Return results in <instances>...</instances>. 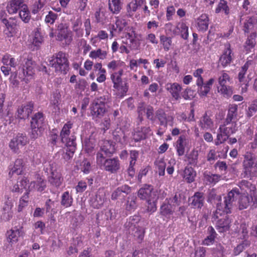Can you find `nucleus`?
I'll return each instance as SVG.
<instances>
[{
	"label": "nucleus",
	"mask_w": 257,
	"mask_h": 257,
	"mask_svg": "<svg viewBox=\"0 0 257 257\" xmlns=\"http://www.w3.org/2000/svg\"><path fill=\"white\" fill-rule=\"evenodd\" d=\"M61 141L63 144H65L66 147L76 148V137L74 135V133H72L71 135L66 137L65 141L61 139Z\"/></svg>",
	"instance_id": "54"
},
{
	"label": "nucleus",
	"mask_w": 257,
	"mask_h": 257,
	"mask_svg": "<svg viewBox=\"0 0 257 257\" xmlns=\"http://www.w3.org/2000/svg\"><path fill=\"white\" fill-rule=\"evenodd\" d=\"M232 189V190H233ZM235 190L237 194H235V197L234 200L237 198V197H239L238 200V205L239 208L240 210L244 209L246 208L251 203L256 202L257 200V196L256 195H251V194H247L245 193H242L241 194H239L238 191H236V189H234ZM234 200H233L234 201Z\"/></svg>",
	"instance_id": "10"
},
{
	"label": "nucleus",
	"mask_w": 257,
	"mask_h": 257,
	"mask_svg": "<svg viewBox=\"0 0 257 257\" xmlns=\"http://www.w3.org/2000/svg\"><path fill=\"white\" fill-rule=\"evenodd\" d=\"M207 233L208 235L203 241V244L206 245H209L214 243L217 236V233L214 228L211 226L208 227Z\"/></svg>",
	"instance_id": "44"
},
{
	"label": "nucleus",
	"mask_w": 257,
	"mask_h": 257,
	"mask_svg": "<svg viewBox=\"0 0 257 257\" xmlns=\"http://www.w3.org/2000/svg\"><path fill=\"white\" fill-rule=\"evenodd\" d=\"M174 204L170 203L169 200H165L161 204L160 208V214L164 219H170L175 211Z\"/></svg>",
	"instance_id": "13"
},
{
	"label": "nucleus",
	"mask_w": 257,
	"mask_h": 257,
	"mask_svg": "<svg viewBox=\"0 0 257 257\" xmlns=\"http://www.w3.org/2000/svg\"><path fill=\"white\" fill-rule=\"evenodd\" d=\"M35 181L31 182L30 187L33 188L40 192L43 191L46 188V181L39 174L35 175Z\"/></svg>",
	"instance_id": "23"
},
{
	"label": "nucleus",
	"mask_w": 257,
	"mask_h": 257,
	"mask_svg": "<svg viewBox=\"0 0 257 257\" xmlns=\"http://www.w3.org/2000/svg\"><path fill=\"white\" fill-rule=\"evenodd\" d=\"M29 143V139L25 134L18 133L10 140L9 147L13 153L18 154L20 153V148Z\"/></svg>",
	"instance_id": "6"
},
{
	"label": "nucleus",
	"mask_w": 257,
	"mask_h": 257,
	"mask_svg": "<svg viewBox=\"0 0 257 257\" xmlns=\"http://www.w3.org/2000/svg\"><path fill=\"white\" fill-rule=\"evenodd\" d=\"M242 173L243 177H257V160L253 153L246 152L243 155Z\"/></svg>",
	"instance_id": "3"
},
{
	"label": "nucleus",
	"mask_w": 257,
	"mask_h": 257,
	"mask_svg": "<svg viewBox=\"0 0 257 257\" xmlns=\"http://www.w3.org/2000/svg\"><path fill=\"white\" fill-rule=\"evenodd\" d=\"M24 162L22 159H17L14 163V165L11 168L10 174H16L17 175H21L24 169Z\"/></svg>",
	"instance_id": "39"
},
{
	"label": "nucleus",
	"mask_w": 257,
	"mask_h": 257,
	"mask_svg": "<svg viewBox=\"0 0 257 257\" xmlns=\"http://www.w3.org/2000/svg\"><path fill=\"white\" fill-rule=\"evenodd\" d=\"M165 89L171 94L173 100H178L181 98L180 92L182 87L179 83H167L165 85Z\"/></svg>",
	"instance_id": "14"
},
{
	"label": "nucleus",
	"mask_w": 257,
	"mask_h": 257,
	"mask_svg": "<svg viewBox=\"0 0 257 257\" xmlns=\"http://www.w3.org/2000/svg\"><path fill=\"white\" fill-rule=\"evenodd\" d=\"M196 28L198 31L206 32L209 24V16L206 14H202L196 20Z\"/></svg>",
	"instance_id": "22"
},
{
	"label": "nucleus",
	"mask_w": 257,
	"mask_h": 257,
	"mask_svg": "<svg viewBox=\"0 0 257 257\" xmlns=\"http://www.w3.org/2000/svg\"><path fill=\"white\" fill-rule=\"evenodd\" d=\"M156 117L160 122L161 125L167 127L170 122H173V116L167 115L163 109H160L156 112Z\"/></svg>",
	"instance_id": "26"
},
{
	"label": "nucleus",
	"mask_w": 257,
	"mask_h": 257,
	"mask_svg": "<svg viewBox=\"0 0 257 257\" xmlns=\"http://www.w3.org/2000/svg\"><path fill=\"white\" fill-rule=\"evenodd\" d=\"M191 205L194 208H201L204 203V197L202 192H196L191 198Z\"/></svg>",
	"instance_id": "38"
},
{
	"label": "nucleus",
	"mask_w": 257,
	"mask_h": 257,
	"mask_svg": "<svg viewBox=\"0 0 257 257\" xmlns=\"http://www.w3.org/2000/svg\"><path fill=\"white\" fill-rule=\"evenodd\" d=\"M257 26V19L254 17H247L244 23L243 31L245 33H248L253 30Z\"/></svg>",
	"instance_id": "41"
},
{
	"label": "nucleus",
	"mask_w": 257,
	"mask_h": 257,
	"mask_svg": "<svg viewBox=\"0 0 257 257\" xmlns=\"http://www.w3.org/2000/svg\"><path fill=\"white\" fill-rule=\"evenodd\" d=\"M257 37V33L256 32H252L247 36V38L244 44V48L247 53L250 51L251 49H253L256 44L255 39Z\"/></svg>",
	"instance_id": "36"
},
{
	"label": "nucleus",
	"mask_w": 257,
	"mask_h": 257,
	"mask_svg": "<svg viewBox=\"0 0 257 257\" xmlns=\"http://www.w3.org/2000/svg\"><path fill=\"white\" fill-rule=\"evenodd\" d=\"M146 4V0H128L126 5V12L129 16H132L137 10Z\"/></svg>",
	"instance_id": "27"
},
{
	"label": "nucleus",
	"mask_w": 257,
	"mask_h": 257,
	"mask_svg": "<svg viewBox=\"0 0 257 257\" xmlns=\"http://www.w3.org/2000/svg\"><path fill=\"white\" fill-rule=\"evenodd\" d=\"M229 137V136H226V135L222 132V130H221L219 127L218 130L216 139L215 140V145L216 146H218L224 143L227 141V140H228Z\"/></svg>",
	"instance_id": "63"
},
{
	"label": "nucleus",
	"mask_w": 257,
	"mask_h": 257,
	"mask_svg": "<svg viewBox=\"0 0 257 257\" xmlns=\"http://www.w3.org/2000/svg\"><path fill=\"white\" fill-rule=\"evenodd\" d=\"M151 130L149 126L142 127L137 130L133 135V139L135 142H138L145 139L150 134Z\"/></svg>",
	"instance_id": "30"
},
{
	"label": "nucleus",
	"mask_w": 257,
	"mask_h": 257,
	"mask_svg": "<svg viewBox=\"0 0 257 257\" xmlns=\"http://www.w3.org/2000/svg\"><path fill=\"white\" fill-rule=\"evenodd\" d=\"M235 194H237L235 190H231L224 198L223 203H217L216 210L212 215V221L219 232H226L230 228L231 219L227 214L231 212Z\"/></svg>",
	"instance_id": "1"
},
{
	"label": "nucleus",
	"mask_w": 257,
	"mask_h": 257,
	"mask_svg": "<svg viewBox=\"0 0 257 257\" xmlns=\"http://www.w3.org/2000/svg\"><path fill=\"white\" fill-rule=\"evenodd\" d=\"M220 129L222 130V132L226 135V136H230V135L235 134L237 131V124L236 121L231 120L227 121L226 119L224 120L223 124L219 126Z\"/></svg>",
	"instance_id": "18"
},
{
	"label": "nucleus",
	"mask_w": 257,
	"mask_h": 257,
	"mask_svg": "<svg viewBox=\"0 0 257 257\" xmlns=\"http://www.w3.org/2000/svg\"><path fill=\"white\" fill-rule=\"evenodd\" d=\"M82 21L80 19H77L72 23V29L78 38L82 37L83 35V29L82 28Z\"/></svg>",
	"instance_id": "43"
},
{
	"label": "nucleus",
	"mask_w": 257,
	"mask_h": 257,
	"mask_svg": "<svg viewBox=\"0 0 257 257\" xmlns=\"http://www.w3.org/2000/svg\"><path fill=\"white\" fill-rule=\"evenodd\" d=\"M140 49V44L138 43L136 39H133L130 40V43L127 40H122L121 45L119 48L120 53H125L126 54H129L131 51H138Z\"/></svg>",
	"instance_id": "12"
},
{
	"label": "nucleus",
	"mask_w": 257,
	"mask_h": 257,
	"mask_svg": "<svg viewBox=\"0 0 257 257\" xmlns=\"http://www.w3.org/2000/svg\"><path fill=\"white\" fill-rule=\"evenodd\" d=\"M59 32L57 34L58 40L64 42L65 45H69L72 41V34L71 31L67 27L62 26V28L59 26Z\"/></svg>",
	"instance_id": "16"
},
{
	"label": "nucleus",
	"mask_w": 257,
	"mask_h": 257,
	"mask_svg": "<svg viewBox=\"0 0 257 257\" xmlns=\"http://www.w3.org/2000/svg\"><path fill=\"white\" fill-rule=\"evenodd\" d=\"M110 99L109 95H103L93 100L90 106V114L93 119L101 118L104 115Z\"/></svg>",
	"instance_id": "2"
},
{
	"label": "nucleus",
	"mask_w": 257,
	"mask_h": 257,
	"mask_svg": "<svg viewBox=\"0 0 257 257\" xmlns=\"http://www.w3.org/2000/svg\"><path fill=\"white\" fill-rule=\"evenodd\" d=\"M48 173V181L51 186L59 188L62 184L63 178L61 172L58 171L54 163L49 164V167L44 169Z\"/></svg>",
	"instance_id": "5"
},
{
	"label": "nucleus",
	"mask_w": 257,
	"mask_h": 257,
	"mask_svg": "<svg viewBox=\"0 0 257 257\" xmlns=\"http://www.w3.org/2000/svg\"><path fill=\"white\" fill-rule=\"evenodd\" d=\"M25 232L23 226H15L11 229L7 230L6 235L8 242L11 246L17 243L20 237H23Z\"/></svg>",
	"instance_id": "7"
},
{
	"label": "nucleus",
	"mask_w": 257,
	"mask_h": 257,
	"mask_svg": "<svg viewBox=\"0 0 257 257\" xmlns=\"http://www.w3.org/2000/svg\"><path fill=\"white\" fill-rule=\"evenodd\" d=\"M131 190L128 185H122L116 188L111 194V198L112 200H116L118 198H124L123 193L126 195L130 193Z\"/></svg>",
	"instance_id": "31"
},
{
	"label": "nucleus",
	"mask_w": 257,
	"mask_h": 257,
	"mask_svg": "<svg viewBox=\"0 0 257 257\" xmlns=\"http://www.w3.org/2000/svg\"><path fill=\"white\" fill-rule=\"evenodd\" d=\"M221 12H223L226 16H228L230 13V9L228 6L227 2L225 0H220L215 10V12L216 14H218Z\"/></svg>",
	"instance_id": "52"
},
{
	"label": "nucleus",
	"mask_w": 257,
	"mask_h": 257,
	"mask_svg": "<svg viewBox=\"0 0 257 257\" xmlns=\"http://www.w3.org/2000/svg\"><path fill=\"white\" fill-rule=\"evenodd\" d=\"M153 187L152 186L145 185L139 190L138 196L142 200H148L153 198L154 196H156V194L153 193Z\"/></svg>",
	"instance_id": "25"
},
{
	"label": "nucleus",
	"mask_w": 257,
	"mask_h": 257,
	"mask_svg": "<svg viewBox=\"0 0 257 257\" xmlns=\"http://www.w3.org/2000/svg\"><path fill=\"white\" fill-rule=\"evenodd\" d=\"M204 180L207 183L215 184L220 179L221 176L212 174L210 172H205L204 174Z\"/></svg>",
	"instance_id": "53"
},
{
	"label": "nucleus",
	"mask_w": 257,
	"mask_h": 257,
	"mask_svg": "<svg viewBox=\"0 0 257 257\" xmlns=\"http://www.w3.org/2000/svg\"><path fill=\"white\" fill-rule=\"evenodd\" d=\"M135 232L134 236L139 243H141L144 239L145 233V229L139 226L134 225Z\"/></svg>",
	"instance_id": "58"
},
{
	"label": "nucleus",
	"mask_w": 257,
	"mask_h": 257,
	"mask_svg": "<svg viewBox=\"0 0 257 257\" xmlns=\"http://www.w3.org/2000/svg\"><path fill=\"white\" fill-rule=\"evenodd\" d=\"M2 23L5 25L6 28L10 32L13 31L18 25V20L16 17H11L9 19L3 18L1 19Z\"/></svg>",
	"instance_id": "46"
},
{
	"label": "nucleus",
	"mask_w": 257,
	"mask_h": 257,
	"mask_svg": "<svg viewBox=\"0 0 257 257\" xmlns=\"http://www.w3.org/2000/svg\"><path fill=\"white\" fill-rule=\"evenodd\" d=\"M166 199L169 200L170 203L174 204L175 207L181 204L182 200H184V197L180 192H177L175 193L174 196L172 198H167Z\"/></svg>",
	"instance_id": "61"
},
{
	"label": "nucleus",
	"mask_w": 257,
	"mask_h": 257,
	"mask_svg": "<svg viewBox=\"0 0 257 257\" xmlns=\"http://www.w3.org/2000/svg\"><path fill=\"white\" fill-rule=\"evenodd\" d=\"M49 65L54 68L56 73L66 74L69 69L68 54L59 51L53 56L49 61Z\"/></svg>",
	"instance_id": "4"
},
{
	"label": "nucleus",
	"mask_w": 257,
	"mask_h": 257,
	"mask_svg": "<svg viewBox=\"0 0 257 257\" xmlns=\"http://www.w3.org/2000/svg\"><path fill=\"white\" fill-rule=\"evenodd\" d=\"M73 202L72 196L68 191L63 193L61 195V205L65 207L68 208L72 206Z\"/></svg>",
	"instance_id": "47"
},
{
	"label": "nucleus",
	"mask_w": 257,
	"mask_h": 257,
	"mask_svg": "<svg viewBox=\"0 0 257 257\" xmlns=\"http://www.w3.org/2000/svg\"><path fill=\"white\" fill-rule=\"evenodd\" d=\"M29 191H26L20 199L19 204L18 207V211L21 212L23 208L28 204L29 198Z\"/></svg>",
	"instance_id": "59"
},
{
	"label": "nucleus",
	"mask_w": 257,
	"mask_h": 257,
	"mask_svg": "<svg viewBox=\"0 0 257 257\" xmlns=\"http://www.w3.org/2000/svg\"><path fill=\"white\" fill-rule=\"evenodd\" d=\"M157 198L154 196L153 198L147 200V211L150 213H153L157 210Z\"/></svg>",
	"instance_id": "60"
},
{
	"label": "nucleus",
	"mask_w": 257,
	"mask_h": 257,
	"mask_svg": "<svg viewBox=\"0 0 257 257\" xmlns=\"http://www.w3.org/2000/svg\"><path fill=\"white\" fill-rule=\"evenodd\" d=\"M198 125L203 130H211L214 127V121L211 116L206 112L198 121Z\"/></svg>",
	"instance_id": "19"
},
{
	"label": "nucleus",
	"mask_w": 257,
	"mask_h": 257,
	"mask_svg": "<svg viewBox=\"0 0 257 257\" xmlns=\"http://www.w3.org/2000/svg\"><path fill=\"white\" fill-rule=\"evenodd\" d=\"M35 63L31 59H27L23 65V71L26 76H32L35 73Z\"/></svg>",
	"instance_id": "40"
},
{
	"label": "nucleus",
	"mask_w": 257,
	"mask_h": 257,
	"mask_svg": "<svg viewBox=\"0 0 257 257\" xmlns=\"http://www.w3.org/2000/svg\"><path fill=\"white\" fill-rule=\"evenodd\" d=\"M100 150L106 156H110L115 152V144L111 141L104 140L103 141Z\"/></svg>",
	"instance_id": "33"
},
{
	"label": "nucleus",
	"mask_w": 257,
	"mask_h": 257,
	"mask_svg": "<svg viewBox=\"0 0 257 257\" xmlns=\"http://www.w3.org/2000/svg\"><path fill=\"white\" fill-rule=\"evenodd\" d=\"M165 29L166 33L170 35L176 36L179 35V23L176 26H174L172 23H168L165 24Z\"/></svg>",
	"instance_id": "48"
},
{
	"label": "nucleus",
	"mask_w": 257,
	"mask_h": 257,
	"mask_svg": "<svg viewBox=\"0 0 257 257\" xmlns=\"http://www.w3.org/2000/svg\"><path fill=\"white\" fill-rule=\"evenodd\" d=\"M123 73V70L121 68L118 71L113 72L110 73V79L113 83V87L117 90H121L123 93H126L128 90V86L127 83H124L122 85V80L121 76Z\"/></svg>",
	"instance_id": "8"
},
{
	"label": "nucleus",
	"mask_w": 257,
	"mask_h": 257,
	"mask_svg": "<svg viewBox=\"0 0 257 257\" xmlns=\"http://www.w3.org/2000/svg\"><path fill=\"white\" fill-rule=\"evenodd\" d=\"M115 19V24L111 25L110 28V35L111 38L114 37L116 34H120L125 31L128 25L127 21L123 17H116Z\"/></svg>",
	"instance_id": "9"
},
{
	"label": "nucleus",
	"mask_w": 257,
	"mask_h": 257,
	"mask_svg": "<svg viewBox=\"0 0 257 257\" xmlns=\"http://www.w3.org/2000/svg\"><path fill=\"white\" fill-rule=\"evenodd\" d=\"M105 200V195L103 190L99 189L95 197L91 200L90 205L94 209H99L102 207Z\"/></svg>",
	"instance_id": "24"
},
{
	"label": "nucleus",
	"mask_w": 257,
	"mask_h": 257,
	"mask_svg": "<svg viewBox=\"0 0 257 257\" xmlns=\"http://www.w3.org/2000/svg\"><path fill=\"white\" fill-rule=\"evenodd\" d=\"M61 141L63 144H65L66 147L76 148V137L74 135V133H72L71 135L66 137L65 141L61 139Z\"/></svg>",
	"instance_id": "55"
},
{
	"label": "nucleus",
	"mask_w": 257,
	"mask_h": 257,
	"mask_svg": "<svg viewBox=\"0 0 257 257\" xmlns=\"http://www.w3.org/2000/svg\"><path fill=\"white\" fill-rule=\"evenodd\" d=\"M238 105L236 104H230L228 105L227 113L225 119L228 122L231 120L237 119Z\"/></svg>",
	"instance_id": "42"
},
{
	"label": "nucleus",
	"mask_w": 257,
	"mask_h": 257,
	"mask_svg": "<svg viewBox=\"0 0 257 257\" xmlns=\"http://www.w3.org/2000/svg\"><path fill=\"white\" fill-rule=\"evenodd\" d=\"M225 47L223 54L219 58V63L223 67L228 66L231 63L233 56L230 44L225 45Z\"/></svg>",
	"instance_id": "17"
},
{
	"label": "nucleus",
	"mask_w": 257,
	"mask_h": 257,
	"mask_svg": "<svg viewBox=\"0 0 257 257\" xmlns=\"http://www.w3.org/2000/svg\"><path fill=\"white\" fill-rule=\"evenodd\" d=\"M108 10L113 15H117L122 8V0H108Z\"/></svg>",
	"instance_id": "34"
},
{
	"label": "nucleus",
	"mask_w": 257,
	"mask_h": 257,
	"mask_svg": "<svg viewBox=\"0 0 257 257\" xmlns=\"http://www.w3.org/2000/svg\"><path fill=\"white\" fill-rule=\"evenodd\" d=\"M186 146V138L184 135L180 136L176 142L175 149L178 156H182L185 152Z\"/></svg>",
	"instance_id": "32"
},
{
	"label": "nucleus",
	"mask_w": 257,
	"mask_h": 257,
	"mask_svg": "<svg viewBox=\"0 0 257 257\" xmlns=\"http://www.w3.org/2000/svg\"><path fill=\"white\" fill-rule=\"evenodd\" d=\"M19 16L22 21L25 23H28L31 19L30 12L27 5L26 4L19 11Z\"/></svg>",
	"instance_id": "49"
},
{
	"label": "nucleus",
	"mask_w": 257,
	"mask_h": 257,
	"mask_svg": "<svg viewBox=\"0 0 257 257\" xmlns=\"http://www.w3.org/2000/svg\"><path fill=\"white\" fill-rule=\"evenodd\" d=\"M103 167L106 171L115 173L120 169L119 161L117 158L107 159Z\"/></svg>",
	"instance_id": "20"
},
{
	"label": "nucleus",
	"mask_w": 257,
	"mask_h": 257,
	"mask_svg": "<svg viewBox=\"0 0 257 257\" xmlns=\"http://www.w3.org/2000/svg\"><path fill=\"white\" fill-rule=\"evenodd\" d=\"M196 172L192 167L186 166L183 171V178L186 182L191 183L195 181Z\"/></svg>",
	"instance_id": "35"
},
{
	"label": "nucleus",
	"mask_w": 257,
	"mask_h": 257,
	"mask_svg": "<svg viewBox=\"0 0 257 257\" xmlns=\"http://www.w3.org/2000/svg\"><path fill=\"white\" fill-rule=\"evenodd\" d=\"M108 53V47H107L106 49H104L98 48L97 50L91 51L89 53V56L93 59L98 58L100 60H104L107 58Z\"/></svg>",
	"instance_id": "37"
},
{
	"label": "nucleus",
	"mask_w": 257,
	"mask_h": 257,
	"mask_svg": "<svg viewBox=\"0 0 257 257\" xmlns=\"http://www.w3.org/2000/svg\"><path fill=\"white\" fill-rule=\"evenodd\" d=\"M250 62L247 61L245 64L241 67L238 74V79L241 85H245V88L246 89L249 80L245 77V74L250 65Z\"/></svg>",
	"instance_id": "28"
},
{
	"label": "nucleus",
	"mask_w": 257,
	"mask_h": 257,
	"mask_svg": "<svg viewBox=\"0 0 257 257\" xmlns=\"http://www.w3.org/2000/svg\"><path fill=\"white\" fill-rule=\"evenodd\" d=\"M45 117L42 112L36 113L32 117L31 120V126H37L42 127L44 122Z\"/></svg>",
	"instance_id": "45"
},
{
	"label": "nucleus",
	"mask_w": 257,
	"mask_h": 257,
	"mask_svg": "<svg viewBox=\"0 0 257 257\" xmlns=\"http://www.w3.org/2000/svg\"><path fill=\"white\" fill-rule=\"evenodd\" d=\"M2 62L4 65L8 66L10 68H15L17 65L16 60L12 57L10 54H6L3 56Z\"/></svg>",
	"instance_id": "56"
},
{
	"label": "nucleus",
	"mask_w": 257,
	"mask_h": 257,
	"mask_svg": "<svg viewBox=\"0 0 257 257\" xmlns=\"http://www.w3.org/2000/svg\"><path fill=\"white\" fill-rule=\"evenodd\" d=\"M73 123L71 121H67L63 126L60 133V139L65 141L66 137H68L69 135H71V129L73 126Z\"/></svg>",
	"instance_id": "51"
},
{
	"label": "nucleus",
	"mask_w": 257,
	"mask_h": 257,
	"mask_svg": "<svg viewBox=\"0 0 257 257\" xmlns=\"http://www.w3.org/2000/svg\"><path fill=\"white\" fill-rule=\"evenodd\" d=\"M218 92L221 94L224 97L229 98L233 94L232 87L227 85L218 86Z\"/></svg>",
	"instance_id": "57"
},
{
	"label": "nucleus",
	"mask_w": 257,
	"mask_h": 257,
	"mask_svg": "<svg viewBox=\"0 0 257 257\" xmlns=\"http://www.w3.org/2000/svg\"><path fill=\"white\" fill-rule=\"evenodd\" d=\"M60 136L56 132V130H53L50 132L48 137L49 144L52 147L57 146Z\"/></svg>",
	"instance_id": "62"
},
{
	"label": "nucleus",
	"mask_w": 257,
	"mask_h": 257,
	"mask_svg": "<svg viewBox=\"0 0 257 257\" xmlns=\"http://www.w3.org/2000/svg\"><path fill=\"white\" fill-rule=\"evenodd\" d=\"M34 108V103L32 101L23 104L18 107L16 112V117L20 119L28 118L32 112Z\"/></svg>",
	"instance_id": "11"
},
{
	"label": "nucleus",
	"mask_w": 257,
	"mask_h": 257,
	"mask_svg": "<svg viewBox=\"0 0 257 257\" xmlns=\"http://www.w3.org/2000/svg\"><path fill=\"white\" fill-rule=\"evenodd\" d=\"M179 35L185 40L187 39L189 36L188 27L185 23L179 22Z\"/></svg>",
	"instance_id": "64"
},
{
	"label": "nucleus",
	"mask_w": 257,
	"mask_h": 257,
	"mask_svg": "<svg viewBox=\"0 0 257 257\" xmlns=\"http://www.w3.org/2000/svg\"><path fill=\"white\" fill-rule=\"evenodd\" d=\"M214 82V78H210L206 82L204 81L200 84L196 83L197 86V92L200 97H204L207 96V94L209 92L211 87Z\"/></svg>",
	"instance_id": "21"
},
{
	"label": "nucleus",
	"mask_w": 257,
	"mask_h": 257,
	"mask_svg": "<svg viewBox=\"0 0 257 257\" xmlns=\"http://www.w3.org/2000/svg\"><path fill=\"white\" fill-rule=\"evenodd\" d=\"M160 42L165 51L168 52L170 50L172 45V40L170 37L162 35L160 36Z\"/></svg>",
	"instance_id": "50"
},
{
	"label": "nucleus",
	"mask_w": 257,
	"mask_h": 257,
	"mask_svg": "<svg viewBox=\"0 0 257 257\" xmlns=\"http://www.w3.org/2000/svg\"><path fill=\"white\" fill-rule=\"evenodd\" d=\"M239 187L240 189L247 194H251V195H256V187L254 185L250 182L242 180L239 183Z\"/></svg>",
	"instance_id": "29"
},
{
	"label": "nucleus",
	"mask_w": 257,
	"mask_h": 257,
	"mask_svg": "<svg viewBox=\"0 0 257 257\" xmlns=\"http://www.w3.org/2000/svg\"><path fill=\"white\" fill-rule=\"evenodd\" d=\"M26 4L24 0H9L7 5L6 10L10 15L17 14Z\"/></svg>",
	"instance_id": "15"
}]
</instances>
